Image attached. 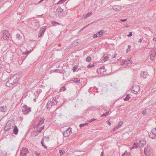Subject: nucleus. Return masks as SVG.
Returning <instances> with one entry per match:
<instances>
[{
    "instance_id": "nucleus-38",
    "label": "nucleus",
    "mask_w": 156,
    "mask_h": 156,
    "mask_svg": "<svg viewBox=\"0 0 156 156\" xmlns=\"http://www.w3.org/2000/svg\"><path fill=\"white\" fill-rule=\"evenodd\" d=\"M31 52V51H29L27 50V51L25 52H24L23 53V54L25 55L28 54L29 53H30Z\"/></svg>"
},
{
    "instance_id": "nucleus-23",
    "label": "nucleus",
    "mask_w": 156,
    "mask_h": 156,
    "mask_svg": "<svg viewBox=\"0 0 156 156\" xmlns=\"http://www.w3.org/2000/svg\"><path fill=\"white\" fill-rule=\"evenodd\" d=\"M18 128L16 126H15L13 130V132L15 134H17L18 133Z\"/></svg>"
},
{
    "instance_id": "nucleus-56",
    "label": "nucleus",
    "mask_w": 156,
    "mask_h": 156,
    "mask_svg": "<svg viewBox=\"0 0 156 156\" xmlns=\"http://www.w3.org/2000/svg\"><path fill=\"white\" fill-rule=\"evenodd\" d=\"M153 40L156 41V39L155 38H154Z\"/></svg>"
},
{
    "instance_id": "nucleus-5",
    "label": "nucleus",
    "mask_w": 156,
    "mask_h": 156,
    "mask_svg": "<svg viewBox=\"0 0 156 156\" xmlns=\"http://www.w3.org/2000/svg\"><path fill=\"white\" fill-rule=\"evenodd\" d=\"M2 37L4 40H9V31L7 30L2 31Z\"/></svg>"
},
{
    "instance_id": "nucleus-43",
    "label": "nucleus",
    "mask_w": 156,
    "mask_h": 156,
    "mask_svg": "<svg viewBox=\"0 0 156 156\" xmlns=\"http://www.w3.org/2000/svg\"><path fill=\"white\" fill-rule=\"evenodd\" d=\"M129 34H128V35H127V36H128V37H131V36H132V32H129Z\"/></svg>"
},
{
    "instance_id": "nucleus-39",
    "label": "nucleus",
    "mask_w": 156,
    "mask_h": 156,
    "mask_svg": "<svg viewBox=\"0 0 156 156\" xmlns=\"http://www.w3.org/2000/svg\"><path fill=\"white\" fill-rule=\"evenodd\" d=\"M119 127L118 126H116L113 129V131L115 132V131L116 130H117L119 128Z\"/></svg>"
},
{
    "instance_id": "nucleus-4",
    "label": "nucleus",
    "mask_w": 156,
    "mask_h": 156,
    "mask_svg": "<svg viewBox=\"0 0 156 156\" xmlns=\"http://www.w3.org/2000/svg\"><path fill=\"white\" fill-rule=\"evenodd\" d=\"M22 110L23 114H28L29 112H31L30 108L26 105H24L22 107Z\"/></svg>"
},
{
    "instance_id": "nucleus-19",
    "label": "nucleus",
    "mask_w": 156,
    "mask_h": 156,
    "mask_svg": "<svg viewBox=\"0 0 156 156\" xmlns=\"http://www.w3.org/2000/svg\"><path fill=\"white\" fill-rule=\"evenodd\" d=\"M109 58L108 56H102L101 58V60L102 62H105L108 61V60Z\"/></svg>"
},
{
    "instance_id": "nucleus-25",
    "label": "nucleus",
    "mask_w": 156,
    "mask_h": 156,
    "mask_svg": "<svg viewBox=\"0 0 156 156\" xmlns=\"http://www.w3.org/2000/svg\"><path fill=\"white\" fill-rule=\"evenodd\" d=\"M104 31L103 30H101L97 33L98 34V37H100L104 33Z\"/></svg>"
},
{
    "instance_id": "nucleus-61",
    "label": "nucleus",
    "mask_w": 156,
    "mask_h": 156,
    "mask_svg": "<svg viewBox=\"0 0 156 156\" xmlns=\"http://www.w3.org/2000/svg\"><path fill=\"white\" fill-rule=\"evenodd\" d=\"M150 0V1L151 2H152V1H154V0Z\"/></svg>"
},
{
    "instance_id": "nucleus-12",
    "label": "nucleus",
    "mask_w": 156,
    "mask_h": 156,
    "mask_svg": "<svg viewBox=\"0 0 156 156\" xmlns=\"http://www.w3.org/2000/svg\"><path fill=\"white\" fill-rule=\"evenodd\" d=\"M144 152L146 156H148L151 153V148L149 147L146 146L144 147Z\"/></svg>"
},
{
    "instance_id": "nucleus-64",
    "label": "nucleus",
    "mask_w": 156,
    "mask_h": 156,
    "mask_svg": "<svg viewBox=\"0 0 156 156\" xmlns=\"http://www.w3.org/2000/svg\"><path fill=\"white\" fill-rule=\"evenodd\" d=\"M1 121V120H0V121Z\"/></svg>"
},
{
    "instance_id": "nucleus-63",
    "label": "nucleus",
    "mask_w": 156,
    "mask_h": 156,
    "mask_svg": "<svg viewBox=\"0 0 156 156\" xmlns=\"http://www.w3.org/2000/svg\"><path fill=\"white\" fill-rule=\"evenodd\" d=\"M41 1L42 2L44 0H41Z\"/></svg>"
},
{
    "instance_id": "nucleus-40",
    "label": "nucleus",
    "mask_w": 156,
    "mask_h": 156,
    "mask_svg": "<svg viewBox=\"0 0 156 156\" xmlns=\"http://www.w3.org/2000/svg\"><path fill=\"white\" fill-rule=\"evenodd\" d=\"M98 37V34H97V33L96 34H93V37L94 38H96Z\"/></svg>"
},
{
    "instance_id": "nucleus-30",
    "label": "nucleus",
    "mask_w": 156,
    "mask_h": 156,
    "mask_svg": "<svg viewBox=\"0 0 156 156\" xmlns=\"http://www.w3.org/2000/svg\"><path fill=\"white\" fill-rule=\"evenodd\" d=\"M75 83H79L80 82V80L78 78H76L73 80Z\"/></svg>"
},
{
    "instance_id": "nucleus-13",
    "label": "nucleus",
    "mask_w": 156,
    "mask_h": 156,
    "mask_svg": "<svg viewBox=\"0 0 156 156\" xmlns=\"http://www.w3.org/2000/svg\"><path fill=\"white\" fill-rule=\"evenodd\" d=\"M156 55V53L155 52V48H153L151 51V53L150 55V59L151 60H154V57Z\"/></svg>"
},
{
    "instance_id": "nucleus-3",
    "label": "nucleus",
    "mask_w": 156,
    "mask_h": 156,
    "mask_svg": "<svg viewBox=\"0 0 156 156\" xmlns=\"http://www.w3.org/2000/svg\"><path fill=\"white\" fill-rule=\"evenodd\" d=\"M146 143V140L145 138H143L140 141L139 143H134L133 145V148H136L138 147H143Z\"/></svg>"
},
{
    "instance_id": "nucleus-2",
    "label": "nucleus",
    "mask_w": 156,
    "mask_h": 156,
    "mask_svg": "<svg viewBox=\"0 0 156 156\" xmlns=\"http://www.w3.org/2000/svg\"><path fill=\"white\" fill-rule=\"evenodd\" d=\"M57 104V101L56 100L55 98H54L51 100H50L48 101L47 105L46 107L48 109H50L52 106L56 105Z\"/></svg>"
},
{
    "instance_id": "nucleus-31",
    "label": "nucleus",
    "mask_w": 156,
    "mask_h": 156,
    "mask_svg": "<svg viewBox=\"0 0 156 156\" xmlns=\"http://www.w3.org/2000/svg\"><path fill=\"white\" fill-rule=\"evenodd\" d=\"M128 48L126 50V53H127L128 52L130 51L131 50L130 48L131 46L130 45H129L128 46Z\"/></svg>"
},
{
    "instance_id": "nucleus-50",
    "label": "nucleus",
    "mask_w": 156,
    "mask_h": 156,
    "mask_svg": "<svg viewBox=\"0 0 156 156\" xmlns=\"http://www.w3.org/2000/svg\"><path fill=\"white\" fill-rule=\"evenodd\" d=\"M142 41V40L141 39H139L138 41V42L141 43Z\"/></svg>"
},
{
    "instance_id": "nucleus-47",
    "label": "nucleus",
    "mask_w": 156,
    "mask_h": 156,
    "mask_svg": "<svg viewBox=\"0 0 156 156\" xmlns=\"http://www.w3.org/2000/svg\"><path fill=\"white\" fill-rule=\"evenodd\" d=\"M94 66V65H88V66H87V68H91L92 67H93V66Z\"/></svg>"
},
{
    "instance_id": "nucleus-48",
    "label": "nucleus",
    "mask_w": 156,
    "mask_h": 156,
    "mask_svg": "<svg viewBox=\"0 0 156 156\" xmlns=\"http://www.w3.org/2000/svg\"><path fill=\"white\" fill-rule=\"evenodd\" d=\"M106 122L109 125H111V123L110 122H109L108 121H106Z\"/></svg>"
},
{
    "instance_id": "nucleus-33",
    "label": "nucleus",
    "mask_w": 156,
    "mask_h": 156,
    "mask_svg": "<svg viewBox=\"0 0 156 156\" xmlns=\"http://www.w3.org/2000/svg\"><path fill=\"white\" fill-rule=\"evenodd\" d=\"M64 150H59V153L60 154V155H62L63 154V153H64Z\"/></svg>"
},
{
    "instance_id": "nucleus-42",
    "label": "nucleus",
    "mask_w": 156,
    "mask_h": 156,
    "mask_svg": "<svg viewBox=\"0 0 156 156\" xmlns=\"http://www.w3.org/2000/svg\"><path fill=\"white\" fill-rule=\"evenodd\" d=\"M96 120V119H91V120H88V122H89L90 123L91 122H92L93 121H94L95 120Z\"/></svg>"
},
{
    "instance_id": "nucleus-20",
    "label": "nucleus",
    "mask_w": 156,
    "mask_h": 156,
    "mask_svg": "<svg viewBox=\"0 0 156 156\" xmlns=\"http://www.w3.org/2000/svg\"><path fill=\"white\" fill-rule=\"evenodd\" d=\"M21 152L22 153H23L24 154H27L28 153V149L26 148L23 147Z\"/></svg>"
},
{
    "instance_id": "nucleus-29",
    "label": "nucleus",
    "mask_w": 156,
    "mask_h": 156,
    "mask_svg": "<svg viewBox=\"0 0 156 156\" xmlns=\"http://www.w3.org/2000/svg\"><path fill=\"white\" fill-rule=\"evenodd\" d=\"M66 0H60L56 4L57 5H59L62 3L66 1Z\"/></svg>"
},
{
    "instance_id": "nucleus-53",
    "label": "nucleus",
    "mask_w": 156,
    "mask_h": 156,
    "mask_svg": "<svg viewBox=\"0 0 156 156\" xmlns=\"http://www.w3.org/2000/svg\"><path fill=\"white\" fill-rule=\"evenodd\" d=\"M83 124H84V126H86V125H88V123H84Z\"/></svg>"
},
{
    "instance_id": "nucleus-24",
    "label": "nucleus",
    "mask_w": 156,
    "mask_h": 156,
    "mask_svg": "<svg viewBox=\"0 0 156 156\" xmlns=\"http://www.w3.org/2000/svg\"><path fill=\"white\" fill-rule=\"evenodd\" d=\"M11 129V126L6 124V126L5 127L4 130L6 132Z\"/></svg>"
},
{
    "instance_id": "nucleus-15",
    "label": "nucleus",
    "mask_w": 156,
    "mask_h": 156,
    "mask_svg": "<svg viewBox=\"0 0 156 156\" xmlns=\"http://www.w3.org/2000/svg\"><path fill=\"white\" fill-rule=\"evenodd\" d=\"M45 120V119L44 117L42 118H40L38 119V123L37 124V126L38 127L40 126L44 123V122Z\"/></svg>"
},
{
    "instance_id": "nucleus-26",
    "label": "nucleus",
    "mask_w": 156,
    "mask_h": 156,
    "mask_svg": "<svg viewBox=\"0 0 156 156\" xmlns=\"http://www.w3.org/2000/svg\"><path fill=\"white\" fill-rule=\"evenodd\" d=\"M130 95H129V94H127L124 100L125 101H128L130 98Z\"/></svg>"
},
{
    "instance_id": "nucleus-34",
    "label": "nucleus",
    "mask_w": 156,
    "mask_h": 156,
    "mask_svg": "<svg viewBox=\"0 0 156 156\" xmlns=\"http://www.w3.org/2000/svg\"><path fill=\"white\" fill-rule=\"evenodd\" d=\"M91 58L89 56H88L86 60L88 62H90L91 61Z\"/></svg>"
},
{
    "instance_id": "nucleus-9",
    "label": "nucleus",
    "mask_w": 156,
    "mask_h": 156,
    "mask_svg": "<svg viewBox=\"0 0 156 156\" xmlns=\"http://www.w3.org/2000/svg\"><path fill=\"white\" fill-rule=\"evenodd\" d=\"M140 90V87L138 85H134L132 88V92L135 94H136Z\"/></svg>"
},
{
    "instance_id": "nucleus-32",
    "label": "nucleus",
    "mask_w": 156,
    "mask_h": 156,
    "mask_svg": "<svg viewBox=\"0 0 156 156\" xmlns=\"http://www.w3.org/2000/svg\"><path fill=\"white\" fill-rule=\"evenodd\" d=\"M66 89V88L64 87H62L59 90V92H61L62 91H64Z\"/></svg>"
},
{
    "instance_id": "nucleus-46",
    "label": "nucleus",
    "mask_w": 156,
    "mask_h": 156,
    "mask_svg": "<svg viewBox=\"0 0 156 156\" xmlns=\"http://www.w3.org/2000/svg\"><path fill=\"white\" fill-rule=\"evenodd\" d=\"M117 55H118L117 54H115L114 55V56L112 57L113 58H114L117 57Z\"/></svg>"
},
{
    "instance_id": "nucleus-37",
    "label": "nucleus",
    "mask_w": 156,
    "mask_h": 156,
    "mask_svg": "<svg viewBox=\"0 0 156 156\" xmlns=\"http://www.w3.org/2000/svg\"><path fill=\"white\" fill-rule=\"evenodd\" d=\"M78 69V66H75L74 67V68L73 69V72H75V71H77V69Z\"/></svg>"
},
{
    "instance_id": "nucleus-54",
    "label": "nucleus",
    "mask_w": 156,
    "mask_h": 156,
    "mask_svg": "<svg viewBox=\"0 0 156 156\" xmlns=\"http://www.w3.org/2000/svg\"><path fill=\"white\" fill-rule=\"evenodd\" d=\"M42 2V1H41V0L40 1H39V2L38 3H40L41 2Z\"/></svg>"
},
{
    "instance_id": "nucleus-6",
    "label": "nucleus",
    "mask_w": 156,
    "mask_h": 156,
    "mask_svg": "<svg viewBox=\"0 0 156 156\" xmlns=\"http://www.w3.org/2000/svg\"><path fill=\"white\" fill-rule=\"evenodd\" d=\"M64 13V11L63 9H62L60 7H58L57 9L55 12L56 15L57 16L59 17H61Z\"/></svg>"
},
{
    "instance_id": "nucleus-10",
    "label": "nucleus",
    "mask_w": 156,
    "mask_h": 156,
    "mask_svg": "<svg viewBox=\"0 0 156 156\" xmlns=\"http://www.w3.org/2000/svg\"><path fill=\"white\" fill-rule=\"evenodd\" d=\"M149 136L152 139L156 138V128H154L152 129Z\"/></svg>"
},
{
    "instance_id": "nucleus-22",
    "label": "nucleus",
    "mask_w": 156,
    "mask_h": 156,
    "mask_svg": "<svg viewBox=\"0 0 156 156\" xmlns=\"http://www.w3.org/2000/svg\"><path fill=\"white\" fill-rule=\"evenodd\" d=\"M92 12H90V13H88L86 14L85 15H83V18L84 19L87 18L88 17L91 16L92 15Z\"/></svg>"
},
{
    "instance_id": "nucleus-52",
    "label": "nucleus",
    "mask_w": 156,
    "mask_h": 156,
    "mask_svg": "<svg viewBox=\"0 0 156 156\" xmlns=\"http://www.w3.org/2000/svg\"><path fill=\"white\" fill-rule=\"evenodd\" d=\"M87 26H88V25H87L85 27H84L83 28H82V29H81V30H83V29H84V28H85L86 27H87Z\"/></svg>"
},
{
    "instance_id": "nucleus-35",
    "label": "nucleus",
    "mask_w": 156,
    "mask_h": 156,
    "mask_svg": "<svg viewBox=\"0 0 156 156\" xmlns=\"http://www.w3.org/2000/svg\"><path fill=\"white\" fill-rule=\"evenodd\" d=\"M109 113V112H106L104 113L103 114L101 115V116L103 117V116H107Z\"/></svg>"
},
{
    "instance_id": "nucleus-49",
    "label": "nucleus",
    "mask_w": 156,
    "mask_h": 156,
    "mask_svg": "<svg viewBox=\"0 0 156 156\" xmlns=\"http://www.w3.org/2000/svg\"><path fill=\"white\" fill-rule=\"evenodd\" d=\"M127 20V19H121L120 21H126Z\"/></svg>"
},
{
    "instance_id": "nucleus-45",
    "label": "nucleus",
    "mask_w": 156,
    "mask_h": 156,
    "mask_svg": "<svg viewBox=\"0 0 156 156\" xmlns=\"http://www.w3.org/2000/svg\"><path fill=\"white\" fill-rule=\"evenodd\" d=\"M41 144L42 145V146L45 148H46L47 147L44 145V144H43V143L42 142V140L41 142Z\"/></svg>"
},
{
    "instance_id": "nucleus-55",
    "label": "nucleus",
    "mask_w": 156,
    "mask_h": 156,
    "mask_svg": "<svg viewBox=\"0 0 156 156\" xmlns=\"http://www.w3.org/2000/svg\"><path fill=\"white\" fill-rule=\"evenodd\" d=\"M103 151H102L101 153V155H102L103 154Z\"/></svg>"
},
{
    "instance_id": "nucleus-7",
    "label": "nucleus",
    "mask_w": 156,
    "mask_h": 156,
    "mask_svg": "<svg viewBox=\"0 0 156 156\" xmlns=\"http://www.w3.org/2000/svg\"><path fill=\"white\" fill-rule=\"evenodd\" d=\"M121 64L123 66L128 65L129 64H131L132 61L129 59H127L126 60H123L122 62H120Z\"/></svg>"
},
{
    "instance_id": "nucleus-51",
    "label": "nucleus",
    "mask_w": 156,
    "mask_h": 156,
    "mask_svg": "<svg viewBox=\"0 0 156 156\" xmlns=\"http://www.w3.org/2000/svg\"><path fill=\"white\" fill-rule=\"evenodd\" d=\"M83 126H84V124H80V127H82Z\"/></svg>"
},
{
    "instance_id": "nucleus-41",
    "label": "nucleus",
    "mask_w": 156,
    "mask_h": 156,
    "mask_svg": "<svg viewBox=\"0 0 156 156\" xmlns=\"http://www.w3.org/2000/svg\"><path fill=\"white\" fill-rule=\"evenodd\" d=\"M146 112V109H145L142 112V113L143 115H145L147 113Z\"/></svg>"
},
{
    "instance_id": "nucleus-58",
    "label": "nucleus",
    "mask_w": 156,
    "mask_h": 156,
    "mask_svg": "<svg viewBox=\"0 0 156 156\" xmlns=\"http://www.w3.org/2000/svg\"><path fill=\"white\" fill-rule=\"evenodd\" d=\"M74 43H75L76 44H77V42L76 41H75L74 42Z\"/></svg>"
},
{
    "instance_id": "nucleus-62",
    "label": "nucleus",
    "mask_w": 156,
    "mask_h": 156,
    "mask_svg": "<svg viewBox=\"0 0 156 156\" xmlns=\"http://www.w3.org/2000/svg\"><path fill=\"white\" fill-rule=\"evenodd\" d=\"M101 156H103V155L102 154V155H101Z\"/></svg>"
},
{
    "instance_id": "nucleus-44",
    "label": "nucleus",
    "mask_w": 156,
    "mask_h": 156,
    "mask_svg": "<svg viewBox=\"0 0 156 156\" xmlns=\"http://www.w3.org/2000/svg\"><path fill=\"white\" fill-rule=\"evenodd\" d=\"M26 154H23V153H21V152L20 153V156H25L26 155Z\"/></svg>"
},
{
    "instance_id": "nucleus-28",
    "label": "nucleus",
    "mask_w": 156,
    "mask_h": 156,
    "mask_svg": "<svg viewBox=\"0 0 156 156\" xmlns=\"http://www.w3.org/2000/svg\"><path fill=\"white\" fill-rule=\"evenodd\" d=\"M129 153L126 151L124 153L122 154V156H129Z\"/></svg>"
},
{
    "instance_id": "nucleus-14",
    "label": "nucleus",
    "mask_w": 156,
    "mask_h": 156,
    "mask_svg": "<svg viewBox=\"0 0 156 156\" xmlns=\"http://www.w3.org/2000/svg\"><path fill=\"white\" fill-rule=\"evenodd\" d=\"M148 76L147 73L145 71H143L140 73V76L143 78H146Z\"/></svg>"
},
{
    "instance_id": "nucleus-60",
    "label": "nucleus",
    "mask_w": 156,
    "mask_h": 156,
    "mask_svg": "<svg viewBox=\"0 0 156 156\" xmlns=\"http://www.w3.org/2000/svg\"><path fill=\"white\" fill-rule=\"evenodd\" d=\"M34 101L35 102V101H36V99H34Z\"/></svg>"
},
{
    "instance_id": "nucleus-59",
    "label": "nucleus",
    "mask_w": 156,
    "mask_h": 156,
    "mask_svg": "<svg viewBox=\"0 0 156 156\" xmlns=\"http://www.w3.org/2000/svg\"><path fill=\"white\" fill-rule=\"evenodd\" d=\"M54 23H56V22H55L53 21V22H52V24H54Z\"/></svg>"
},
{
    "instance_id": "nucleus-8",
    "label": "nucleus",
    "mask_w": 156,
    "mask_h": 156,
    "mask_svg": "<svg viewBox=\"0 0 156 156\" xmlns=\"http://www.w3.org/2000/svg\"><path fill=\"white\" fill-rule=\"evenodd\" d=\"M72 133V129L71 128L69 127L66 131H64L63 133V135L64 137H66L69 136Z\"/></svg>"
},
{
    "instance_id": "nucleus-11",
    "label": "nucleus",
    "mask_w": 156,
    "mask_h": 156,
    "mask_svg": "<svg viewBox=\"0 0 156 156\" xmlns=\"http://www.w3.org/2000/svg\"><path fill=\"white\" fill-rule=\"evenodd\" d=\"M46 28V27L45 26L43 27L40 28L39 33L38 35V37H41L44 35Z\"/></svg>"
},
{
    "instance_id": "nucleus-17",
    "label": "nucleus",
    "mask_w": 156,
    "mask_h": 156,
    "mask_svg": "<svg viewBox=\"0 0 156 156\" xmlns=\"http://www.w3.org/2000/svg\"><path fill=\"white\" fill-rule=\"evenodd\" d=\"M113 9L115 11H119L121 9V7L119 5H114L113 6Z\"/></svg>"
},
{
    "instance_id": "nucleus-36",
    "label": "nucleus",
    "mask_w": 156,
    "mask_h": 156,
    "mask_svg": "<svg viewBox=\"0 0 156 156\" xmlns=\"http://www.w3.org/2000/svg\"><path fill=\"white\" fill-rule=\"evenodd\" d=\"M123 124V122H119L118 125L117 126L119 127V128Z\"/></svg>"
},
{
    "instance_id": "nucleus-27",
    "label": "nucleus",
    "mask_w": 156,
    "mask_h": 156,
    "mask_svg": "<svg viewBox=\"0 0 156 156\" xmlns=\"http://www.w3.org/2000/svg\"><path fill=\"white\" fill-rule=\"evenodd\" d=\"M16 38L19 40H21L22 38V34L21 35L19 34H17L16 35Z\"/></svg>"
},
{
    "instance_id": "nucleus-57",
    "label": "nucleus",
    "mask_w": 156,
    "mask_h": 156,
    "mask_svg": "<svg viewBox=\"0 0 156 156\" xmlns=\"http://www.w3.org/2000/svg\"><path fill=\"white\" fill-rule=\"evenodd\" d=\"M57 70H58V69H55L54 70L55 72H56Z\"/></svg>"
},
{
    "instance_id": "nucleus-21",
    "label": "nucleus",
    "mask_w": 156,
    "mask_h": 156,
    "mask_svg": "<svg viewBox=\"0 0 156 156\" xmlns=\"http://www.w3.org/2000/svg\"><path fill=\"white\" fill-rule=\"evenodd\" d=\"M44 125H43V126L41 127L37 126V131L39 133L41 132V130L44 129Z\"/></svg>"
},
{
    "instance_id": "nucleus-1",
    "label": "nucleus",
    "mask_w": 156,
    "mask_h": 156,
    "mask_svg": "<svg viewBox=\"0 0 156 156\" xmlns=\"http://www.w3.org/2000/svg\"><path fill=\"white\" fill-rule=\"evenodd\" d=\"M19 80V75L17 74H15L9 78L6 83V85L8 87H11L13 85L16 86L18 83Z\"/></svg>"
},
{
    "instance_id": "nucleus-16",
    "label": "nucleus",
    "mask_w": 156,
    "mask_h": 156,
    "mask_svg": "<svg viewBox=\"0 0 156 156\" xmlns=\"http://www.w3.org/2000/svg\"><path fill=\"white\" fill-rule=\"evenodd\" d=\"M8 110L7 107L5 106H0V112H7Z\"/></svg>"
},
{
    "instance_id": "nucleus-18",
    "label": "nucleus",
    "mask_w": 156,
    "mask_h": 156,
    "mask_svg": "<svg viewBox=\"0 0 156 156\" xmlns=\"http://www.w3.org/2000/svg\"><path fill=\"white\" fill-rule=\"evenodd\" d=\"M97 71V73L99 74H102L105 71V69L102 67L98 68Z\"/></svg>"
}]
</instances>
